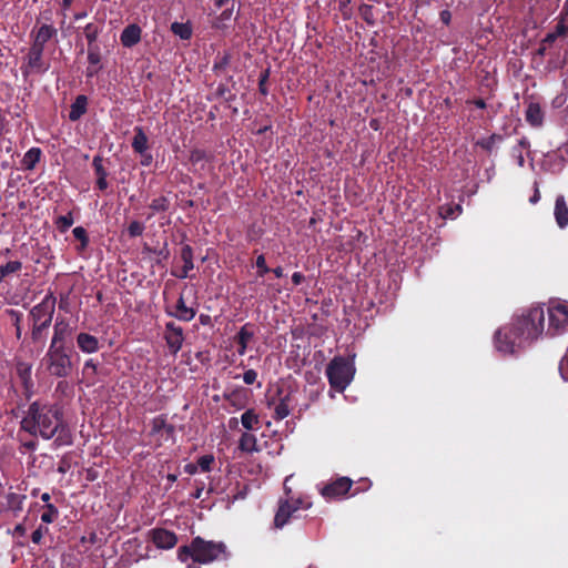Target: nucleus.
<instances>
[{
    "mask_svg": "<svg viewBox=\"0 0 568 568\" xmlns=\"http://www.w3.org/2000/svg\"><path fill=\"white\" fill-rule=\"evenodd\" d=\"M21 429L43 439L54 438L57 447L72 444V434L63 422V413L53 404L39 400L31 403L21 420Z\"/></svg>",
    "mask_w": 568,
    "mask_h": 568,
    "instance_id": "1",
    "label": "nucleus"
},
{
    "mask_svg": "<svg viewBox=\"0 0 568 568\" xmlns=\"http://www.w3.org/2000/svg\"><path fill=\"white\" fill-rule=\"evenodd\" d=\"M545 313L541 306L531 307L527 314L517 317L510 327H503L495 334L496 348L504 354H514L517 348L530 343L544 331Z\"/></svg>",
    "mask_w": 568,
    "mask_h": 568,
    "instance_id": "2",
    "label": "nucleus"
},
{
    "mask_svg": "<svg viewBox=\"0 0 568 568\" xmlns=\"http://www.w3.org/2000/svg\"><path fill=\"white\" fill-rule=\"evenodd\" d=\"M231 556L226 545L223 541L205 540L197 536L192 539L190 545L181 546L178 549V558L182 562L192 559L187 568H194L193 564H210L215 560H227Z\"/></svg>",
    "mask_w": 568,
    "mask_h": 568,
    "instance_id": "3",
    "label": "nucleus"
},
{
    "mask_svg": "<svg viewBox=\"0 0 568 568\" xmlns=\"http://www.w3.org/2000/svg\"><path fill=\"white\" fill-rule=\"evenodd\" d=\"M57 298L52 292L45 294L42 301L36 304L28 314L31 342L43 349L47 342L48 329L52 324Z\"/></svg>",
    "mask_w": 568,
    "mask_h": 568,
    "instance_id": "4",
    "label": "nucleus"
},
{
    "mask_svg": "<svg viewBox=\"0 0 568 568\" xmlns=\"http://www.w3.org/2000/svg\"><path fill=\"white\" fill-rule=\"evenodd\" d=\"M353 358L335 356L326 367V376L331 387L337 392H344L355 375Z\"/></svg>",
    "mask_w": 568,
    "mask_h": 568,
    "instance_id": "5",
    "label": "nucleus"
},
{
    "mask_svg": "<svg viewBox=\"0 0 568 568\" xmlns=\"http://www.w3.org/2000/svg\"><path fill=\"white\" fill-rule=\"evenodd\" d=\"M43 362L51 376L67 378L73 369L71 349L69 347L49 346Z\"/></svg>",
    "mask_w": 568,
    "mask_h": 568,
    "instance_id": "6",
    "label": "nucleus"
},
{
    "mask_svg": "<svg viewBox=\"0 0 568 568\" xmlns=\"http://www.w3.org/2000/svg\"><path fill=\"white\" fill-rule=\"evenodd\" d=\"M311 506L312 503L303 496L280 499L278 508L274 517V526L276 528H283L291 518L295 517L297 510L308 509Z\"/></svg>",
    "mask_w": 568,
    "mask_h": 568,
    "instance_id": "7",
    "label": "nucleus"
},
{
    "mask_svg": "<svg viewBox=\"0 0 568 568\" xmlns=\"http://www.w3.org/2000/svg\"><path fill=\"white\" fill-rule=\"evenodd\" d=\"M353 480L348 477H338L335 480L324 485L321 495L326 499H338L351 491Z\"/></svg>",
    "mask_w": 568,
    "mask_h": 568,
    "instance_id": "8",
    "label": "nucleus"
},
{
    "mask_svg": "<svg viewBox=\"0 0 568 568\" xmlns=\"http://www.w3.org/2000/svg\"><path fill=\"white\" fill-rule=\"evenodd\" d=\"M163 338L165 339L170 353L175 355L182 348L184 342L183 328L172 321L168 322L165 324Z\"/></svg>",
    "mask_w": 568,
    "mask_h": 568,
    "instance_id": "9",
    "label": "nucleus"
},
{
    "mask_svg": "<svg viewBox=\"0 0 568 568\" xmlns=\"http://www.w3.org/2000/svg\"><path fill=\"white\" fill-rule=\"evenodd\" d=\"M43 50V48L31 45L27 55V65L21 68L24 75H28L30 72L42 73L48 70V65H45L42 59Z\"/></svg>",
    "mask_w": 568,
    "mask_h": 568,
    "instance_id": "10",
    "label": "nucleus"
},
{
    "mask_svg": "<svg viewBox=\"0 0 568 568\" xmlns=\"http://www.w3.org/2000/svg\"><path fill=\"white\" fill-rule=\"evenodd\" d=\"M71 326L68 320L57 318L53 325V335L49 346L67 347V338L71 335Z\"/></svg>",
    "mask_w": 568,
    "mask_h": 568,
    "instance_id": "11",
    "label": "nucleus"
},
{
    "mask_svg": "<svg viewBox=\"0 0 568 568\" xmlns=\"http://www.w3.org/2000/svg\"><path fill=\"white\" fill-rule=\"evenodd\" d=\"M152 542L161 549H171L178 542V537L173 531L164 528H155L150 531Z\"/></svg>",
    "mask_w": 568,
    "mask_h": 568,
    "instance_id": "12",
    "label": "nucleus"
},
{
    "mask_svg": "<svg viewBox=\"0 0 568 568\" xmlns=\"http://www.w3.org/2000/svg\"><path fill=\"white\" fill-rule=\"evenodd\" d=\"M549 326L555 329L568 327V305L557 304L548 308Z\"/></svg>",
    "mask_w": 568,
    "mask_h": 568,
    "instance_id": "13",
    "label": "nucleus"
},
{
    "mask_svg": "<svg viewBox=\"0 0 568 568\" xmlns=\"http://www.w3.org/2000/svg\"><path fill=\"white\" fill-rule=\"evenodd\" d=\"M165 313L171 317L178 318L179 321L191 322L196 315V310L193 307H187L184 297L181 294L176 301L175 308L171 310L166 307Z\"/></svg>",
    "mask_w": 568,
    "mask_h": 568,
    "instance_id": "14",
    "label": "nucleus"
},
{
    "mask_svg": "<svg viewBox=\"0 0 568 568\" xmlns=\"http://www.w3.org/2000/svg\"><path fill=\"white\" fill-rule=\"evenodd\" d=\"M77 346L85 354L97 353L101 347L98 337L84 332L77 335Z\"/></svg>",
    "mask_w": 568,
    "mask_h": 568,
    "instance_id": "15",
    "label": "nucleus"
},
{
    "mask_svg": "<svg viewBox=\"0 0 568 568\" xmlns=\"http://www.w3.org/2000/svg\"><path fill=\"white\" fill-rule=\"evenodd\" d=\"M142 29L132 23L126 26L121 32L120 40L123 47L132 48L141 41Z\"/></svg>",
    "mask_w": 568,
    "mask_h": 568,
    "instance_id": "16",
    "label": "nucleus"
},
{
    "mask_svg": "<svg viewBox=\"0 0 568 568\" xmlns=\"http://www.w3.org/2000/svg\"><path fill=\"white\" fill-rule=\"evenodd\" d=\"M545 113L537 102H529L525 112L526 121L534 128H540L544 123Z\"/></svg>",
    "mask_w": 568,
    "mask_h": 568,
    "instance_id": "17",
    "label": "nucleus"
},
{
    "mask_svg": "<svg viewBox=\"0 0 568 568\" xmlns=\"http://www.w3.org/2000/svg\"><path fill=\"white\" fill-rule=\"evenodd\" d=\"M554 215L560 229H565L568 225V206L565 196L561 194L556 197Z\"/></svg>",
    "mask_w": 568,
    "mask_h": 568,
    "instance_id": "18",
    "label": "nucleus"
},
{
    "mask_svg": "<svg viewBox=\"0 0 568 568\" xmlns=\"http://www.w3.org/2000/svg\"><path fill=\"white\" fill-rule=\"evenodd\" d=\"M87 109H88L87 95H83V94L78 95L70 106L69 120L72 122L80 120L81 116L87 113Z\"/></svg>",
    "mask_w": 568,
    "mask_h": 568,
    "instance_id": "19",
    "label": "nucleus"
},
{
    "mask_svg": "<svg viewBox=\"0 0 568 568\" xmlns=\"http://www.w3.org/2000/svg\"><path fill=\"white\" fill-rule=\"evenodd\" d=\"M134 136L132 139V149L135 153H143L149 150V139L142 126H134Z\"/></svg>",
    "mask_w": 568,
    "mask_h": 568,
    "instance_id": "20",
    "label": "nucleus"
},
{
    "mask_svg": "<svg viewBox=\"0 0 568 568\" xmlns=\"http://www.w3.org/2000/svg\"><path fill=\"white\" fill-rule=\"evenodd\" d=\"M241 424L248 432L257 430V429L261 428L260 416L252 408L251 409H246L242 414V416H241Z\"/></svg>",
    "mask_w": 568,
    "mask_h": 568,
    "instance_id": "21",
    "label": "nucleus"
},
{
    "mask_svg": "<svg viewBox=\"0 0 568 568\" xmlns=\"http://www.w3.org/2000/svg\"><path fill=\"white\" fill-rule=\"evenodd\" d=\"M55 32L57 30L52 26L42 24L38 29L32 44L44 49L45 43L55 34Z\"/></svg>",
    "mask_w": 568,
    "mask_h": 568,
    "instance_id": "22",
    "label": "nucleus"
},
{
    "mask_svg": "<svg viewBox=\"0 0 568 568\" xmlns=\"http://www.w3.org/2000/svg\"><path fill=\"white\" fill-rule=\"evenodd\" d=\"M42 151L40 148L34 146L29 149L21 161L22 168L29 171L33 170L36 165L39 163Z\"/></svg>",
    "mask_w": 568,
    "mask_h": 568,
    "instance_id": "23",
    "label": "nucleus"
},
{
    "mask_svg": "<svg viewBox=\"0 0 568 568\" xmlns=\"http://www.w3.org/2000/svg\"><path fill=\"white\" fill-rule=\"evenodd\" d=\"M239 449L243 453L257 452L258 448L256 437L248 432L243 433L239 440Z\"/></svg>",
    "mask_w": 568,
    "mask_h": 568,
    "instance_id": "24",
    "label": "nucleus"
},
{
    "mask_svg": "<svg viewBox=\"0 0 568 568\" xmlns=\"http://www.w3.org/2000/svg\"><path fill=\"white\" fill-rule=\"evenodd\" d=\"M97 374L98 363L93 358L87 359L82 368V375L88 385H94L97 383Z\"/></svg>",
    "mask_w": 568,
    "mask_h": 568,
    "instance_id": "25",
    "label": "nucleus"
},
{
    "mask_svg": "<svg viewBox=\"0 0 568 568\" xmlns=\"http://www.w3.org/2000/svg\"><path fill=\"white\" fill-rule=\"evenodd\" d=\"M250 490V485L247 483L236 481L235 487L230 490L227 494L229 501H236L245 499Z\"/></svg>",
    "mask_w": 568,
    "mask_h": 568,
    "instance_id": "26",
    "label": "nucleus"
},
{
    "mask_svg": "<svg viewBox=\"0 0 568 568\" xmlns=\"http://www.w3.org/2000/svg\"><path fill=\"white\" fill-rule=\"evenodd\" d=\"M26 499V495L9 493L7 495L8 508L17 516L23 509V503Z\"/></svg>",
    "mask_w": 568,
    "mask_h": 568,
    "instance_id": "27",
    "label": "nucleus"
},
{
    "mask_svg": "<svg viewBox=\"0 0 568 568\" xmlns=\"http://www.w3.org/2000/svg\"><path fill=\"white\" fill-rule=\"evenodd\" d=\"M254 337L253 325L251 323L244 324L237 334L235 335L236 344H245L248 345L251 339Z\"/></svg>",
    "mask_w": 568,
    "mask_h": 568,
    "instance_id": "28",
    "label": "nucleus"
},
{
    "mask_svg": "<svg viewBox=\"0 0 568 568\" xmlns=\"http://www.w3.org/2000/svg\"><path fill=\"white\" fill-rule=\"evenodd\" d=\"M171 31L182 40H190L192 37V27L190 23L173 22Z\"/></svg>",
    "mask_w": 568,
    "mask_h": 568,
    "instance_id": "29",
    "label": "nucleus"
},
{
    "mask_svg": "<svg viewBox=\"0 0 568 568\" xmlns=\"http://www.w3.org/2000/svg\"><path fill=\"white\" fill-rule=\"evenodd\" d=\"M72 234L80 242V244L77 246V251L83 252L87 250L90 243L87 230L83 226H77L72 230Z\"/></svg>",
    "mask_w": 568,
    "mask_h": 568,
    "instance_id": "30",
    "label": "nucleus"
},
{
    "mask_svg": "<svg viewBox=\"0 0 568 568\" xmlns=\"http://www.w3.org/2000/svg\"><path fill=\"white\" fill-rule=\"evenodd\" d=\"M504 140L503 135L493 133L488 138H483L476 141V145L480 146L486 152L490 153L496 143L501 142Z\"/></svg>",
    "mask_w": 568,
    "mask_h": 568,
    "instance_id": "31",
    "label": "nucleus"
},
{
    "mask_svg": "<svg viewBox=\"0 0 568 568\" xmlns=\"http://www.w3.org/2000/svg\"><path fill=\"white\" fill-rule=\"evenodd\" d=\"M150 209L152 210V214H149L148 219H151L154 213L166 212L170 209V200L164 195L155 197L150 203Z\"/></svg>",
    "mask_w": 568,
    "mask_h": 568,
    "instance_id": "32",
    "label": "nucleus"
},
{
    "mask_svg": "<svg viewBox=\"0 0 568 568\" xmlns=\"http://www.w3.org/2000/svg\"><path fill=\"white\" fill-rule=\"evenodd\" d=\"M530 148V142L526 136H523L517 145H515L511 150L513 155L517 159L518 165L524 166L525 159L523 155V150H528Z\"/></svg>",
    "mask_w": 568,
    "mask_h": 568,
    "instance_id": "33",
    "label": "nucleus"
},
{
    "mask_svg": "<svg viewBox=\"0 0 568 568\" xmlns=\"http://www.w3.org/2000/svg\"><path fill=\"white\" fill-rule=\"evenodd\" d=\"M74 223L72 212L65 215H60L54 219V225L60 233H65Z\"/></svg>",
    "mask_w": 568,
    "mask_h": 568,
    "instance_id": "34",
    "label": "nucleus"
},
{
    "mask_svg": "<svg viewBox=\"0 0 568 568\" xmlns=\"http://www.w3.org/2000/svg\"><path fill=\"white\" fill-rule=\"evenodd\" d=\"M43 513L41 514V521L44 524H52L59 517V509L53 504L42 506Z\"/></svg>",
    "mask_w": 568,
    "mask_h": 568,
    "instance_id": "35",
    "label": "nucleus"
},
{
    "mask_svg": "<svg viewBox=\"0 0 568 568\" xmlns=\"http://www.w3.org/2000/svg\"><path fill=\"white\" fill-rule=\"evenodd\" d=\"M288 400H290V395H286L283 398H281L280 403L275 406L274 418L276 420H282L290 415L291 412L288 408Z\"/></svg>",
    "mask_w": 568,
    "mask_h": 568,
    "instance_id": "36",
    "label": "nucleus"
},
{
    "mask_svg": "<svg viewBox=\"0 0 568 568\" xmlns=\"http://www.w3.org/2000/svg\"><path fill=\"white\" fill-rule=\"evenodd\" d=\"M22 263L20 261H10L6 265L0 266V283L3 281L6 276L9 274L17 273L21 271Z\"/></svg>",
    "mask_w": 568,
    "mask_h": 568,
    "instance_id": "37",
    "label": "nucleus"
},
{
    "mask_svg": "<svg viewBox=\"0 0 568 568\" xmlns=\"http://www.w3.org/2000/svg\"><path fill=\"white\" fill-rule=\"evenodd\" d=\"M18 375L23 384L26 389L32 387V378H31V367L29 365H19L18 366Z\"/></svg>",
    "mask_w": 568,
    "mask_h": 568,
    "instance_id": "38",
    "label": "nucleus"
},
{
    "mask_svg": "<svg viewBox=\"0 0 568 568\" xmlns=\"http://www.w3.org/2000/svg\"><path fill=\"white\" fill-rule=\"evenodd\" d=\"M100 32H101V29L99 28V26H97L94 23H88L85 26L84 36H85V39L88 40L89 47L97 45L95 41H97Z\"/></svg>",
    "mask_w": 568,
    "mask_h": 568,
    "instance_id": "39",
    "label": "nucleus"
},
{
    "mask_svg": "<svg viewBox=\"0 0 568 568\" xmlns=\"http://www.w3.org/2000/svg\"><path fill=\"white\" fill-rule=\"evenodd\" d=\"M215 95L220 99H223L227 103H231L236 99V95L231 91L230 87L224 83H220L217 85Z\"/></svg>",
    "mask_w": 568,
    "mask_h": 568,
    "instance_id": "40",
    "label": "nucleus"
},
{
    "mask_svg": "<svg viewBox=\"0 0 568 568\" xmlns=\"http://www.w3.org/2000/svg\"><path fill=\"white\" fill-rule=\"evenodd\" d=\"M181 258L183 261V266L186 270H193L194 263H193V248L186 244L181 250Z\"/></svg>",
    "mask_w": 568,
    "mask_h": 568,
    "instance_id": "41",
    "label": "nucleus"
},
{
    "mask_svg": "<svg viewBox=\"0 0 568 568\" xmlns=\"http://www.w3.org/2000/svg\"><path fill=\"white\" fill-rule=\"evenodd\" d=\"M214 462H215L214 456L211 454H206V455L200 456L196 460V464H197L199 469H201L204 473H207V471H211Z\"/></svg>",
    "mask_w": 568,
    "mask_h": 568,
    "instance_id": "42",
    "label": "nucleus"
},
{
    "mask_svg": "<svg viewBox=\"0 0 568 568\" xmlns=\"http://www.w3.org/2000/svg\"><path fill=\"white\" fill-rule=\"evenodd\" d=\"M270 75H271V69L266 68L261 71L260 77H258V92L264 97H266L268 94V89H267L266 83L270 79Z\"/></svg>",
    "mask_w": 568,
    "mask_h": 568,
    "instance_id": "43",
    "label": "nucleus"
},
{
    "mask_svg": "<svg viewBox=\"0 0 568 568\" xmlns=\"http://www.w3.org/2000/svg\"><path fill=\"white\" fill-rule=\"evenodd\" d=\"M92 166L97 179L99 178H108L109 173L103 165V158L101 155H95L92 161Z\"/></svg>",
    "mask_w": 568,
    "mask_h": 568,
    "instance_id": "44",
    "label": "nucleus"
},
{
    "mask_svg": "<svg viewBox=\"0 0 568 568\" xmlns=\"http://www.w3.org/2000/svg\"><path fill=\"white\" fill-rule=\"evenodd\" d=\"M88 62L91 65H100L101 55L98 45H91L88 48Z\"/></svg>",
    "mask_w": 568,
    "mask_h": 568,
    "instance_id": "45",
    "label": "nucleus"
},
{
    "mask_svg": "<svg viewBox=\"0 0 568 568\" xmlns=\"http://www.w3.org/2000/svg\"><path fill=\"white\" fill-rule=\"evenodd\" d=\"M144 225L139 221H132L128 226V234L130 237L141 236L144 232Z\"/></svg>",
    "mask_w": 568,
    "mask_h": 568,
    "instance_id": "46",
    "label": "nucleus"
},
{
    "mask_svg": "<svg viewBox=\"0 0 568 568\" xmlns=\"http://www.w3.org/2000/svg\"><path fill=\"white\" fill-rule=\"evenodd\" d=\"M168 425L166 417L164 415H160L153 418L152 420V434L162 433Z\"/></svg>",
    "mask_w": 568,
    "mask_h": 568,
    "instance_id": "47",
    "label": "nucleus"
},
{
    "mask_svg": "<svg viewBox=\"0 0 568 568\" xmlns=\"http://www.w3.org/2000/svg\"><path fill=\"white\" fill-rule=\"evenodd\" d=\"M255 266L257 268V276L263 277L266 273L271 272V268L266 265V258L264 254H260L255 260Z\"/></svg>",
    "mask_w": 568,
    "mask_h": 568,
    "instance_id": "48",
    "label": "nucleus"
},
{
    "mask_svg": "<svg viewBox=\"0 0 568 568\" xmlns=\"http://www.w3.org/2000/svg\"><path fill=\"white\" fill-rule=\"evenodd\" d=\"M206 159H207V154L202 149H193L190 151L189 160L193 165H196L197 163H200Z\"/></svg>",
    "mask_w": 568,
    "mask_h": 568,
    "instance_id": "49",
    "label": "nucleus"
},
{
    "mask_svg": "<svg viewBox=\"0 0 568 568\" xmlns=\"http://www.w3.org/2000/svg\"><path fill=\"white\" fill-rule=\"evenodd\" d=\"M6 313L11 317L14 327L21 326L23 314L20 311L8 308Z\"/></svg>",
    "mask_w": 568,
    "mask_h": 568,
    "instance_id": "50",
    "label": "nucleus"
},
{
    "mask_svg": "<svg viewBox=\"0 0 568 568\" xmlns=\"http://www.w3.org/2000/svg\"><path fill=\"white\" fill-rule=\"evenodd\" d=\"M48 527L39 526L31 535V540L33 544H41V540L43 538V534L48 532Z\"/></svg>",
    "mask_w": 568,
    "mask_h": 568,
    "instance_id": "51",
    "label": "nucleus"
},
{
    "mask_svg": "<svg viewBox=\"0 0 568 568\" xmlns=\"http://www.w3.org/2000/svg\"><path fill=\"white\" fill-rule=\"evenodd\" d=\"M565 18H566L565 16H560V20L558 21L557 26L555 27L554 32L556 33V36H558V38L566 36L568 32V27L565 23Z\"/></svg>",
    "mask_w": 568,
    "mask_h": 568,
    "instance_id": "52",
    "label": "nucleus"
},
{
    "mask_svg": "<svg viewBox=\"0 0 568 568\" xmlns=\"http://www.w3.org/2000/svg\"><path fill=\"white\" fill-rule=\"evenodd\" d=\"M239 397H240V392H233L231 393L230 395H226L225 396V399L232 405V406H235L236 408H243L244 407V404L243 403H240L239 402Z\"/></svg>",
    "mask_w": 568,
    "mask_h": 568,
    "instance_id": "53",
    "label": "nucleus"
},
{
    "mask_svg": "<svg viewBox=\"0 0 568 568\" xmlns=\"http://www.w3.org/2000/svg\"><path fill=\"white\" fill-rule=\"evenodd\" d=\"M257 378V373L254 369H247L243 374V381L246 385H252Z\"/></svg>",
    "mask_w": 568,
    "mask_h": 568,
    "instance_id": "54",
    "label": "nucleus"
},
{
    "mask_svg": "<svg viewBox=\"0 0 568 568\" xmlns=\"http://www.w3.org/2000/svg\"><path fill=\"white\" fill-rule=\"evenodd\" d=\"M139 155H141V165L142 166H150L153 162V155L151 154V152L149 150L144 151L143 153H138Z\"/></svg>",
    "mask_w": 568,
    "mask_h": 568,
    "instance_id": "55",
    "label": "nucleus"
},
{
    "mask_svg": "<svg viewBox=\"0 0 568 568\" xmlns=\"http://www.w3.org/2000/svg\"><path fill=\"white\" fill-rule=\"evenodd\" d=\"M229 63H230V55L224 54L223 57H221L219 59V61H215V63L213 65V70L216 71L220 69H224Z\"/></svg>",
    "mask_w": 568,
    "mask_h": 568,
    "instance_id": "56",
    "label": "nucleus"
},
{
    "mask_svg": "<svg viewBox=\"0 0 568 568\" xmlns=\"http://www.w3.org/2000/svg\"><path fill=\"white\" fill-rule=\"evenodd\" d=\"M540 200V191H539V185H538V182H535L534 183V193L532 195L529 197V203L531 204H537Z\"/></svg>",
    "mask_w": 568,
    "mask_h": 568,
    "instance_id": "57",
    "label": "nucleus"
},
{
    "mask_svg": "<svg viewBox=\"0 0 568 568\" xmlns=\"http://www.w3.org/2000/svg\"><path fill=\"white\" fill-rule=\"evenodd\" d=\"M439 19L445 26H449L452 21V13L448 9L442 10L439 12Z\"/></svg>",
    "mask_w": 568,
    "mask_h": 568,
    "instance_id": "58",
    "label": "nucleus"
},
{
    "mask_svg": "<svg viewBox=\"0 0 568 568\" xmlns=\"http://www.w3.org/2000/svg\"><path fill=\"white\" fill-rule=\"evenodd\" d=\"M305 281V276L301 272H295L292 275V282L294 285H300Z\"/></svg>",
    "mask_w": 568,
    "mask_h": 568,
    "instance_id": "59",
    "label": "nucleus"
},
{
    "mask_svg": "<svg viewBox=\"0 0 568 568\" xmlns=\"http://www.w3.org/2000/svg\"><path fill=\"white\" fill-rule=\"evenodd\" d=\"M558 36H556V33L552 31V32H549L544 39H542V44H548V45H551L556 40H557Z\"/></svg>",
    "mask_w": 568,
    "mask_h": 568,
    "instance_id": "60",
    "label": "nucleus"
},
{
    "mask_svg": "<svg viewBox=\"0 0 568 568\" xmlns=\"http://www.w3.org/2000/svg\"><path fill=\"white\" fill-rule=\"evenodd\" d=\"M95 185H97V189L99 191H102V192L105 191L108 189V186H109L106 178H99V179H97V184Z\"/></svg>",
    "mask_w": 568,
    "mask_h": 568,
    "instance_id": "61",
    "label": "nucleus"
},
{
    "mask_svg": "<svg viewBox=\"0 0 568 568\" xmlns=\"http://www.w3.org/2000/svg\"><path fill=\"white\" fill-rule=\"evenodd\" d=\"M203 490H204V483H199V484H196V488H195V490L192 493V497H193L194 499H200V498H201V496H202Z\"/></svg>",
    "mask_w": 568,
    "mask_h": 568,
    "instance_id": "62",
    "label": "nucleus"
},
{
    "mask_svg": "<svg viewBox=\"0 0 568 568\" xmlns=\"http://www.w3.org/2000/svg\"><path fill=\"white\" fill-rule=\"evenodd\" d=\"M100 69H101V65H91V64H90V65L87 68V77H89V78L94 77L95 74H98V72L100 71Z\"/></svg>",
    "mask_w": 568,
    "mask_h": 568,
    "instance_id": "63",
    "label": "nucleus"
},
{
    "mask_svg": "<svg viewBox=\"0 0 568 568\" xmlns=\"http://www.w3.org/2000/svg\"><path fill=\"white\" fill-rule=\"evenodd\" d=\"M153 252H154L155 254H158L160 257H162L163 260H166V258L169 257V255H170V252H169V250H168L166 244H165L162 248H160V250H154Z\"/></svg>",
    "mask_w": 568,
    "mask_h": 568,
    "instance_id": "64",
    "label": "nucleus"
}]
</instances>
